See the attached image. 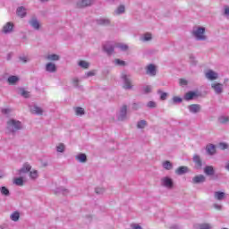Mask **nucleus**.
Returning <instances> with one entry per match:
<instances>
[{
  "instance_id": "nucleus-33",
  "label": "nucleus",
  "mask_w": 229,
  "mask_h": 229,
  "mask_svg": "<svg viewBox=\"0 0 229 229\" xmlns=\"http://www.w3.org/2000/svg\"><path fill=\"white\" fill-rule=\"evenodd\" d=\"M162 165L165 171H171V169H173V163H171V161H165Z\"/></svg>"
},
{
  "instance_id": "nucleus-57",
  "label": "nucleus",
  "mask_w": 229,
  "mask_h": 229,
  "mask_svg": "<svg viewBox=\"0 0 229 229\" xmlns=\"http://www.w3.org/2000/svg\"><path fill=\"white\" fill-rule=\"evenodd\" d=\"M2 114H10V109L8 108H4V109H2Z\"/></svg>"
},
{
  "instance_id": "nucleus-14",
  "label": "nucleus",
  "mask_w": 229,
  "mask_h": 229,
  "mask_svg": "<svg viewBox=\"0 0 229 229\" xmlns=\"http://www.w3.org/2000/svg\"><path fill=\"white\" fill-rule=\"evenodd\" d=\"M205 182H207V177L203 174H199L192 178V183H205Z\"/></svg>"
},
{
  "instance_id": "nucleus-61",
  "label": "nucleus",
  "mask_w": 229,
  "mask_h": 229,
  "mask_svg": "<svg viewBox=\"0 0 229 229\" xmlns=\"http://www.w3.org/2000/svg\"><path fill=\"white\" fill-rule=\"evenodd\" d=\"M4 174L3 173V171H0V178H4Z\"/></svg>"
},
{
  "instance_id": "nucleus-62",
  "label": "nucleus",
  "mask_w": 229,
  "mask_h": 229,
  "mask_svg": "<svg viewBox=\"0 0 229 229\" xmlns=\"http://www.w3.org/2000/svg\"><path fill=\"white\" fill-rule=\"evenodd\" d=\"M170 229H178V226L177 225H173L170 227Z\"/></svg>"
},
{
  "instance_id": "nucleus-13",
  "label": "nucleus",
  "mask_w": 229,
  "mask_h": 229,
  "mask_svg": "<svg viewBox=\"0 0 229 229\" xmlns=\"http://www.w3.org/2000/svg\"><path fill=\"white\" fill-rule=\"evenodd\" d=\"M204 174L206 176H214V174H216V170L212 165H206L204 167Z\"/></svg>"
},
{
  "instance_id": "nucleus-52",
  "label": "nucleus",
  "mask_w": 229,
  "mask_h": 229,
  "mask_svg": "<svg viewBox=\"0 0 229 229\" xmlns=\"http://www.w3.org/2000/svg\"><path fill=\"white\" fill-rule=\"evenodd\" d=\"M139 108H140V103L132 104V110H139Z\"/></svg>"
},
{
  "instance_id": "nucleus-31",
  "label": "nucleus",
  "mask_w": 229,
  "mask_h": 229,
  "mask_svg": "<svg viewBox=\"0 0 229 229\" xmlns=\"http://www.w3.org/2000/svg\"><path fill=\"white\" fill-rule=\"evenodd\" d=\"M126 12V7L124 5H119L117 9L114 11V15H121Z\"/></svg>"
},
{
  "instance_id": "nucleus-60",
  "label": "nucleus",
  "mask_w": 229,
  "mask_h": 229,
  "mask_svg": "<svg viewBox=\"0 0 229 229\" xmlns=\"http://www.w3.org/2000/svg\"><path fill=\"white\" fill-rule=\"evenodd\" d=\"M132 229H142V227L140 225H134L132 226Z\"/></svg>"
},
{
  "instance_id": "nucleus-54",
  "label": "nucleus",
  "mask_w": 229,
  "mask_h": 229,
  "mask_svg": "<svg viewBox=\"0 0 229 229\" xmlns=\"http://www.w3.org/2000/svg\"><path fill=\"white\" fill-rule=\"evenodd\" d=\"M90 76H96V72L91 71L86 73V78H90Z\"/></svg>"
},
{
  "instance_id": "nucleus-30",
  "label": "nucleus",
  "mask_w": 229,
  "mask_h": 229,
  "mask_svg": "<svg viewBox=\"0 0 229 229\" xmlns=\"http://www.w3.org/2000/svg\"><path fill=\"white\" fill-rule=\"evenodd\" d=\"M13 183L18 187H22V185H24V179L22 177L14 178Z\"/></svg>"
},
{
  "instance_id": "nucleus-59",
  "label": "nucleus",
  "mask_w": 229,
  "mask_h": 229,
  "mask_svg": "<svg viewBox=\"0 0 229 229\" xmlns=\"http://www.w3.org/2000/svg\"><path fill=\"white\" fill-rule=\"evenodd\" d=\"M225 15H227V17H229V7L225 8Z\"/></svg>"
},
{
  "instance_id": "nucleus-2",
  "label": "nucleus",
  "mask_w": 229,
  "mask_h": 229,
  "mask_svg": "<svg viewBox=\"0 0 229 229\" xmlns=\"http://www.w3.org/2000/svg\"><path fill=\"white\" fill-rule=\"evenodd\" d=\"M192 34L197 40H207V36H205V27H198L193 30Z\"/></svg>"
},
{
  "instance_id": "nucleus-38",
  "label": "nucleus",
  "mask_w": 229,
  "mask_h": 229,
  "mask_svg": "<svg viewBox=\"0 0 229 229\" xmlns=\"http://www.w3.org/2000/svg\"><path fill=\"white\" fill-rule=\"evenodd\" d=\"M30 178L31 180H37L38 178V171L33 170L30 172Z\"/></svg>"
},
{
  "instance_id": "nucleus-51",
  "label": "nucleus",
  "mask_w": 229,
  "mask_h": 229,
  "mask_svg": "<svg viewBox=\"0 0 229 229\" xmlns=\"http://www.w3.org/2000/svg\"><path fill=\"white\" fill-rule=\"evenodd\" d=\"M95 192L96 194H103L105 192V188H96Z\"/></svg>"
},
{
  "instance_id": "nucleus-11",
  "label": "nucleus",
  "mask_w": 229,
  "mask_h": 229,
  "mask_svg": "<svg viewBox=\"0 0 229 229\" xmlns=\"http://www.w3.org/2000/svg\"><path fill=\"white\" fill-rule=\"evenodd\" d=\"M146 74H148V76H157V67L155 64H148L147 66Z\"/></svg>"
},
{
  "instance_id": "nucleus-25",
  "label": "nucleus",
  "mask_w": 229,
  "mask_h": 229,
  "mask_svg": "<svg viewBox=\"0 0 229 229\" xmlns=\"http://www.w3.org/2000/svg\"><path fill=\"white\" fill-rule=\"evenodd\" d=\"M16 13H17L18 17H21V19L24 18V16L27 13L26 8H24V6L18 7L16 10Z\"/></svg>"
},
{
  "instance_id": "nucleus-4",
  "label": "nucleus",
  "mask_w": 229,
  "mask_h": 229,
  "mask_svg": "<svg viewBox=\"0 0 229 229\" xmlns=\"http://www.w3.org/2000/svg\"><path fill=\"white\" fill-rule=\"evenodd\" d=\"M161 184L166 189H173V187L174 186V182H173V179H171L170 177H164L161 180Z\"/></svg>"
},
{
  "instance_id": "nucleus-12",
  "label": "nucleus",
  "mask_w": 229,
  "mask_h": 229,
  "mask_svg": "<svg viewBox=\"0 0 229 229\" xmlns=\"http://www.w3.org/2000/svg\"><path fill=\"white\" fill-rule=\"evenodd\" d=\"M218 74L217 72L212 71V70H208L207 72H206V78L208 80H210L211 81H214V80H217L218 78Z\"/></svg>"
},
{
  "instance_id": "nucleus-29",
  "label": "nucleus",
  "mask_w": 229,
  "mask_h": 229,
  "mask_svg": "<svg viewBox=\"0 0 229 229\" xmlns=\"http://www.w3.org/2000/svg\"><path fill=\"white\" fill-rule=\"evenodd\" d=\"M7 81L10 85H15V83L19 81V77L12 75L8 77Z\"/></svg>"
},
{
  "instance_id": "nucleus-6",
  "label": "nucleus",
  "mask_w": 229,
  "mask_h": 229,
  "mask_svg": "<svg viewBox=\"0 0 229 229\" xmlns=\"http://www.w3.org/2000/svg\"><path fill=\"white\" fill-rule=\"evenodd\" d=\"M30 110L34 115H42L44 114V109L37 105L30 106Z\"/></svg>"
},
{
  "instance_id": "nucleus-34",
  "label": "nucleus",
  "mask_w": 229,
  "mask_h": 229,
  "mask_svg": "<svg viewBox=\"0 0 229 229\" xmlns=\"http://www.w3.org/2000/svg\"><path fill=\"white\" fill-rule=\"evenodd\" d=\"M153 37L151 36L150 33H146L143 35V37L140 38L141 42H149Z\"/></svg>"
},
{
  "instance_id": "nucleus-42",
  "label": "nucleus",
  "mask_w": 229,
  "mask_h": 229,
  "mask_svg": "<svg viewBox=\"0 0 229 229\" xmlns=\"http://www.w3.org/2000/svg\"><path fill=\"white\" fill-rule=\"evenodd\" d=\"M116 47H118V49H121V51H128V49H130V47H128V45L123 43L117 45Z\"/></svg>"
},
{
  "instance_id": "nucleus-35",
  "label": "nucleus",
  "mask_w": 229,
  "mask_h": 229,
  "mask_svg": "<svg viewBox=\"0 0 229 229\" xmlns=\"http://www.w3.org/2000/svg\"><path fill=\"white\" fill-rule=\"evenodd\" d=\"M218 123H220V124H227L229 123V117L222 115L218 118Z\"/></svg>"
},
{
  "instance_id": "nucleus-9",
  "label": "nucleus",
  "mask_w": 229,
  "mask_h": 229,
  "mask_svg": "<svg viewBox=\"0 0 229 229\" xmlns=\"http://www.w3.org/2000/svg\"><path fill=\"white\" fill-rule=\"evenodd\" d=\"M103 49L107 55H110L112 53H114V49H115V47H114V44L107 42L103 46Z\"/></svg>"
},
{
  "instance_id": "nucleus-43",
  "label": "nucleus",
  "mask_w": 229,
  "mask_h": 229,
  "mask_svg": "<svg viewBox=\"0 0 229 229\" xmlns=\"http://www.w3.org/2000/svg\"><path fill=\"white\" fill-rule=\"evenodd\" d=\"M199 229H212V225L207 223L200 224L199 225Z\"/></svg>"
},
{
  "instance_id": "nucleus-1",
  "label": "nucleus",
  "mask_w": 229,
  "mask_h": 229,
  "mask_svg": "<svg viewBox=\"0 0 229 229\" xmlns=\"http://www.w3.org/2000/svg\"><path fill=\"white\" fill-rule=\"evenodd\" d=\"M6 130L12 133V135H15L17 131L22 130V123L19 120L10 119L6 123Z\"/></svg>"
},
{
  "instance_id": "nucleus-22",
  "label": "nucleus",
  "mask_w": 229,
  "mask_h": 229,
  "mask_svg": "<svg viewBox=\"0 0 229 229\" xmlns=\"http://www.w3.org/2000/svg\"><path fill=\"white\" fill-rule=\"evenodd\" d=\"M225 196H226V194L223 191H215V193H214V198L217 201H223V199H225Z\"/></svg>"
},
{
  "instance_id": "nucleus-28",
  "label": "nucleus",
  "mask_w": 229,
  "mask_h": 229,
  "mask_svg": "<svg viewBox=\"0 0 229 229\" xmlns=\"http://www.w3.org/2000/svg\"><path fill=\"white\" fill-rule=\"evenodd\" d=\"M194 98H196V92H193V91L187 92L184 95V99L186 101H191V99H194Z\"/></svg>"
},
{
  "instance_id": "nucleus-15",
  "label": "nucleus",
  "mask_w": 229,
  "mask_h": 229,
  "mask_svg": "<svg viewBox=\"0 0 229 229\" xmlns=\"http://www.w3.org/2000/svg\"><path fill=\"white\" fill-rule=\"evenodd\" d=\"M193 162L195 164V169H201L203 166V162L201 161V157L198 155L193 156Z\"/></svg>"
},
{
  "instance_id": "nucleus-23",
  "label": "nucleus",
  "mask_w": 229,
  "mask_h": 229,
  "mask_svg": "<svg viewBox=\"0 0 229 229\" xmlns=\"http://www.w3.org/2000/svg\"><path fill=\"white\" fill-rule=\"evenodd\" d=\"M46 71L47 72H56V64L53 63H47L46 65Z\"/></svg>"
},
{
  "instance_id": "nucleus-5",
  "label": "nucleus",
  "mask_w": 229,
  "mask_h": 229,
  "mask_svg": "<svg viewBox=\"0 0 229 229\" xmlns=\"http://www.w3.org/2000/svg\"><path fill=\"white\" fill-rule=\"evenodd\" d=\"M127 114H128V106L124 105L121 107L120 113L117 115L118 121H125Z\"/></svg>"
},
{
  "instance_id": "nucleus-56",
  "label": "nucleus",
  "mask_w": 229,
  "mask_h": 229,
  "mask_svg": "<svg viewBox=\"0 0 229 229\" xmlns=\"http://www.w3.org/2000/svg\"><path fill=\"white\" fill-rule=\"evenodd\" d=\"M72 83H73L74 87H78V83H80V80H78V78H74L72 80Z\"/></svg>"
},
{
  "instance_id": "nucleus-17",
  "label": "nucleus",
  "mask_w": 229,
  "mask_h": 229,
  "mask_svg": "<svg viewBox=\"0 0 229 229\" xmlns=\"http://www.w3.org/2000/svg\"><path fill=\"white\" fill-rule=\"evenodd\" d=\"M211 89L215 90L216 94H223V84L221 83L211 84Z\"/></svg>"
},
{
  "instance_id": "nucleus-44",
  "label": "nucleus",
  "mask_w": 229,
  "mask_h": 229,
  "mask_svg": "<svg viewBox=\"0 0 229 229\" xmlns=\"http://www.w3.org/2000/svg\"><path fill=\"white\" fill-rule=\"evenodd\" d=\"M56 151L57 153H64V151H65V145H64L63 143L59 144L56 147Z\"/></svg>"
},
{
  "instance_id": "nucleus-27",
  "label": "nucleus",
  "mask_w": 229,
  "mask_h": 229,
  "mask_svg": "<svg viewBox=\"0 0 229 229\" xmlns=\"http://www.w3.org/2000/svg\"><path fill=\"white\" fill-rule=\"evenodd\" d=\"M75 158L78 162H81V164H85V162H87V155L83 153L77 155Z\"/></svg>"
},
{
  "instance_id": "nucleus-20",
  "label": "nucleus",
  "mask_w": 229,
  "mask_h": 229,
  "mask_svg": "<svg viewBox=\"0 0 229 229\" xmlns=\"http://www.w3.org/2000/svg\"><path fill=\"white\" fill-rule=\"evenodd\" d=\"M55 194H63V196H67V194H69V190H67L66 188L61 186V187H57L55 190Z\"/></svg>"
},
{
  "instance_id": "nucleus-53",
  "label": "nucleus",
  "mask_w": 229,
  "mask_h": 229,
  "mask_svg": "<svg viewBox=\"0 0 229 229\" xmlns=\"http://www.w3.org/2000/svg\"><path fill=\"white\" fill-rule=\"evenodd\" d=\"M219 148L221 149H228V144L222 142L219 144Z\"/></svg>"
},
{
  "instance_id": "nucleus-21",
  "label": "nucleus",
  "mask_w": 229,
  "mask_h": 229,
  "mask_svg": "<svg viewBox=\"0 0 229 229\" xmlns=\"http://www.w3.org/2000/svg\"><path fill=\"white\" fill-rule=\"evenodd\" d=\"M187 173H189V167L187 166H179L175 170V174H177L179 176H182V174H185Z\"/></svg>"
},
{
  "instance_id": "nucleus-40",
  "label": "nucleus",
  "mask_w": 229,
  "mask_h": 229,
  "mask_svg": "<svg viewBox=\"0 0 229 229\" xmlns=\"http://www.w3.org/2000/svg\"><path fill=\"white\" fill-rule=\"evenodd\" d=\"M20 93L22 98H30V92H28L24 88L20 89Z\"/></svg>"
},
{
  "instance_id": "nucleus-49",
  "label": "nucleus",
  "mask_w": 229,
  "mask_h": 229,
  "mask_svg": "<svg viewBox=\"0 0 229 229\" xmlns=\"http://www.w3.org/2000/svg\"><path fill=\"white\" fill-rule=\"evenodd\" d=\"M182 99L180 97H174L173 98V103H174V104L182 103Z\"/></svg>"
},
{
  "instance_id": "nucleus-55",
  "label": "nucleus",
  "mask_w": 229,
  "mask_h": 229,
  "mask_svg": "<svg viewBox=\"0 0 229 229\" xmlns=\"http://www.w3.org/2000/svg\"><path fill=\"white\" fill-rule=\"evenodd\" d=\"M180 85L185 87V85H187V81L184 79H180Z\"/></svg>"
},
{
  "instance_id": "nucleus-63",
  "label": "nucleus",
  "mask_w": 229,
  "mask_h": 229,
  "mask_svg": "<svg viewBox=\"0 0 229 229\" xmlns=\"http://www.w3.org/2000/svg\"><path fill=\"white\" fill-rule=\"evenodd\" d=\"M225 169L229 171V163L225 165Z\"/></svg>"
},
{
  "instance_id": "nucleus-18",
  "label": "nucleus",
  "mask_w": 229,
  "mask_h": 229,
  "mask_svg": "<svg viewBox=\"0 0 229 229\" xmlns=\"http://www.w3.org/2000/svg\"><path fill=\"white\" fill-rule=\"evenodd\" d=\"M31 171V166L30 164L25 163L22 167L18 171L19 174H26V173H30Z\"/></svg>"
},
{
  "instance_id": "nucleus-16",
  "label": "nucleus",
  "mask_w": 229,
  "mask_h": 229,
  "mask_svg": "<svg viewBox=\"0 0 229 229\" xmlns=\"http://www.w3.org/2000/svg\"><path fill=\"white\" fill-rule=\"evenodd\" d=\"M96 23L98 26H110V19L108 18H99L96 20Z\"/></svg>"
},
{
  "instance_id": "nucleus-47",
  "label": "nucleus",
  "mask_w": 229,
  "mask_h": 229,
  "mask_svg": "<svg viewBox=\"0 0 229 229\" xmlns=\"http://www.w3.org/2000/svg\"><path fill=\"white\" fill-rule=\"evenodd\" d=\"M20 62H22V64H28V62L30 61V59L28 58V56H20L19 57Z\"/></svg>"
},
{
  "instance_id": "nucleus-39",
  "label": "nucleus",
  "mask_w": 229,
  "mask_h": 229,
  "mask_svg": "<svg viewBox=\"0 0 229 229\" xmlns=\"http://www.w3.org/2000/svg\"><path fill=\"white\" fill-rule=\"evenodd\" d=\"M157 94L160 95V99H161V101H165V99H167V93H165V92H164V91L158 89V90H157Z\"/></svg>"
},
{
  "instance_id": "nucleus-45",
  "label": "nucleus",
  "mask_w": 229,
  "mask_h": 229,
  "mask_svg": "<svg viewBox=\"0 0 229 229\" xmlns=\"http://www.w3.org/2000/svg\"><path fill=\"white\" fill-rule=\"evenodd\" d=\"M79 65L82 69H87L88 67H89L90 64L89 63H87L86 61H80Z\"/></svg>"
},
{
  "instance_id": "nucleus-24",
  "label": "nucleus",
  "mask_w": 229,
  "mask_h": 229,
  "mask_svg": "<svg viewBox=\"0 0 229 229\" xmlns=\"http://www.w3.org/2000/svg\"><path fill=\"white\" fill-rule=\"evenodd\" d=\"M11 221H13L14 223H17L19 219H21V213L19 211H14L10 216Z\"/></svg>"
},
{
  "instance_id": "nucleus-19",
  "label": "nucleus",
  "mask_w": 229,
  "mask_h": 229,
  "mask_svg": "<svg viewBox=\"0 0 229 229\" xmlns=\"http://www.w3.org/2000/svg\"><path fill=\"white\" fill-rule=\"evenodd\" d=\"M29 23L33 28V30H40V22H38V20L37 18H32L30 20Z\"/></svg>"
},
{
  "instance_id": "nucleus-26",
  "label": "nucleus",
  "mask_w": 229,
  "mask_h": 229,
  "mask_svg": "<svg viewBox=\"0 0 229 229\" xmlns=\"http://www.w3.org/2000/svg\"><path fill=\"white\" fill-rule=\"evenodd\" d=\"M206 151L208 155H216V145L209 144L206 147Z\"/></svg>"
},
{
  "instance_id": "nucleus-37",
  "label": "nucleus",
  "mask_w": 229,
  "mask_h": 229,
  "mask_svg": "<svg viewBox=\"0 0 229 229\" xmlns=\"http://www.w3.org/2000/svg\"><path fill=\"white\" fill-rule=\"evenodd\" d=\"M0 192L3 196H10V190L4 186L0 188Z\"/></svg>"
},
{
  "instance_id": "nucleus-36",
  "label": "nucleus",
  "mask_w": 229,
  "mask_h": 229,
  "mask_svg": "<svg viewBox=\"0 0 229 229\" xmlns=\"http://www.w3.org/2000/svg\"><path fill=\"white\" fill-rule=\"evenodd\" d=\"M47 60H51L52 62H57V60H60V55L56 54L48 55Z\"/></svg>"
},
{
  "instance_id": "nucleus-3",
  "label": "nucleus",
  "mask_w": 229,
  "mask_h": 229,
  "mask_svg": "<svg viewBox=\"0 0 229 229\" xmlns=\"http://www.w3.org/2000/svg\"><path fill=\"white\" fill-rule=\"evenodd\" d=\"M122 80L123 81V89H125V90H130L133 89V85H131V79H130V76L123 74Z\"/></svg>"
},
{
  "instance_id": "nucleus-8",
  "label": "nucleus",
  "mask_w": 229,
  "mask_h": 229,
  "mask_svg": "<svg viewBox=\"0 0 229 229\" xmlns=\"http://www.w3.org/2000/svg\"><path fill=\"white\" fill-rule=\"evenodd\" d=\"M94 4V0H80L77 2V8H85Z\"/></svg>"
},
{
  "instance_id": "nucleus-48",
  "label": "nucleus",
  "mask_w": 229,
  "mask_h": 229,
  "mask_svg": "<svg viewBox=\"0 0 229 229\" xmlns=\"http://www.w3.org/2000/svg\"><path fill=\"white\" fill-rule=\"evenodd\" d=\"M143 93H145V94H149V93H151V86H145V87L143 88Z\"/></svg>"
},
{
  "instance_id": "nucleus-32",
  "label": "nucleus",
  "mask_w": 229,
  "mask_h": 229,
  "mask_svg": "<svg viewBox=\"0 0 229 229\" xmlns=\"http://www.w3.org/2000/svg\"><path fill=\"white\" fill-rule=\"evenodd\" d=\"M146 126H148V122L146 120H140L137 123L138 130H144Z\"/></svg>"
},
{
  "instance_id": "nucleus-41",
  "label": "nucleus",
  "mask_w": 229,
  "mask_h": 229,
  "mask_svg": "<svg viewBox=\"0 0 229 229\" xmlns=\"http://www.w3.org/2000/svg\"><path fill=\"white\" fill-rule=\"evenodd\" d=\"M75 114L76 115H85V109H83L82 107H76Z\"/></svg>"
},
{
  "instance_id": "nucleus-58",
  "label": "nucleus",
  "mask_w": 229,
  "mask_h": 229,
  "mask_svg": "<svg viewBox=\"0 0 229 229\" xmlns=\"http://www.w3.org/2000/svg\"><path fill=\"white\" fill-rule=\"evenodd\" d=\"M214 208H216V210H221L222 206L218 204H214Z\"/></svg>"
},
{
  "instance_id": "nucleus-10",
  "label": "nucleus",
  "mask_w": 229,
  "mask_h": 229,
  "mask_svg": "<svg viewBox=\"0 0 229 229\" xmlns=\"http://www.w3.org/2000/svg\"><path fill=\"white\" fill-rule=\"evenodd\" d=\"M188 109L191 114H198L201 112V106L199 104H192L188 106Z\"/></svg>"
},
{
  "instance_id": "nucleus-46",
  "label": "nucleus",
  "mask_w": 229,
  "mask_h": 229,
  "mask_svg": "<svg viewBox=\"0 0 229 229\" xmlns=\"http://www.w3.org/2000/svg\"><path fill=\"white\" fill-rule=\"evenodd\" d=\"M114 64H115V65H120L121 67H124V65H126V62H124L121 59H115Z\"/></svg>"
},
{
  "instance_id": "nucleus-64",
  "label": "nucleus",
  "mask_w": 229,
  "mask_h": 229,
  "mask_svg": "<svg viewBox=\"0 0 229 229\" xmlns=\"http://www.w3.org/2000/svg\"><path fill=\"white\" fill-rule=\"evenodd\" d=\"M44 167L47 166V163L43 164Z\"/></svg>"
},
{
  "instance_id": "nucleus-50",
  "label": "nucleus",
  "mask_w": 229,
  "mask_h": 229,
  "mask_svg": "<svg viewBox=\"0 0 229 229\" xmlns=\"http://www.w3.org/2000/svg\"><path fill=\"white\" fill-rule=\"evenodd\" d=\"M147 106L148 108H156L157 107V103H155L154 101H149L147 105Z\"/></svg>"
},
{
  "instance_id": "nucleus-7",
  "label": "nucleus",
  "mask_w": 229,
  "mask_h": 229,
  "mask_svg": "<svg viewBox=\"0 0 229 229\" xmlns=\"http://www.w3.org/2000/svg\"><path fill=\"white\" fill-rule=\"evenodd\" d=\"M13 31V23L12 21H8L6 24L4 25L2 29V33L4 35H8Z\"/></svg>"
}]
</instances>
